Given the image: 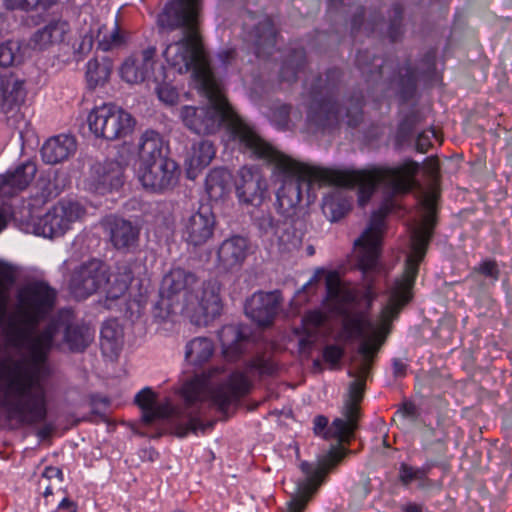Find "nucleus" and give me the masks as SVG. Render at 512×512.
<instances>
[{
	"label": "nucleus",
	"mask_w": 512,
	"mask_h": 512,
	"mask_svg": "<svg viewBox=\"0 0 512 512\" xmlns=\"http://www.w3.org/2000/svg\"><path fill=\"white\" fill-rule=\"evenodd\" d=\"M437 199V192L423 193L419 201L420 218L411 227V252L407 256L404 272L389 288L387 304L376 321L370 320L363 312L351 310L355 293L341 282L336 272L326 275L328 306L342 316V328L348 339L361 338L358 357L353 360L352 370L349 371L354 380L349 385L342 409L343 417L334 419L328 431L340 442L351 441L354 437L360 418L359 404L364 396L366 378L374 358L389 335L392 322L412 299L419 264L426 254L436 223Z\"/></svg>",
	"instance_id": "obj_1"
},
{
	"label": "nucleus",
	"mask_w": 512,
	"mask_h": 512,
	"mask_svg": "<svg viewBox=\"0 0 512 512\" xmlns=\"http://www.w3.org/2000/svg\"><path fill=\"white\" fill-rule=\"evenodd\" d=\"M257 147H259L257 151H251L249 154L274 164L277 172L284 177L276 195V208L282 215L289 216L299 205L302 197V183L307 186L314 183L337 187L358 186V201L361 206L368 202L377 186L383 187L387 198L379 210L372 214L369 226L354 241V256L366 281V297L374 299L376 295L372 289L370 273L378 270L384 219L395 207L392 197L406 194L414 187L419 164L406 161L395 168L378 167L369 170L341 171L298 162L276 150L264 139H261Z\"/></svg>",
	"instance_id": "obj_2"
},
{
	"label": "nucleus",
	"mask_w": 512,
	"mask_h": 512,
	"mask_svg": "<svg viewBox=\"0 0 512 512\" xmlns=\"http://www.w3.org/2000/svg\"><path fill=\"white\" fill-rule=\"evenodd\" d=\"M274 371L275 366L270 360L256 358L247 365L246 374L234 371L223 378L225 382L213 387L214 380L225 372L222 367L217 366L209 370L207 375L195 377L183 385L182 407L174 406L169 399L163 403H157L156 395L150 388H144L138 392L135 403L141 408L142 420L146 424H151L157 419L175 418L187 422L185 431L180 433V436L186 435L188 431L205 432L214 424V422L205 424L201 422L200 417L207 407L215 406L221 412L226 411L229 405L249 392L251 386L249 376L271 375Z\"/></svg>",
	"instance_id": "obj_3"
},
{
	"label": "nucleus",
	"mask_w": 512,
	"mask_h": 512,
	"mask_svg": "<svg viewBox=\"0 0 512 512\" xmlns=\"http://www.w3.org/2000/svg\"><path fill=\"white\" fill-rule=\"evenodd\" d=\"M201 0H171L157 17L162 32L180 31V38L167 45L163 56L179 74L192 72L201 86L215 81L199 33Z\"/></svg>",
	"instance_id": "obj_4"
},
{
	"label": "nucleus",
	"mask_w": 512,
	"mask_h": 512,
	"mask_svg": "<svg viewBox=\"0 0 512 512\" xmlns=\"http://www.w3.org/2000/svg\"><path fill=\"white\" fill-rule=\"evenodd\" d=\"M220 283L216 279L200 281L197 275L181 267L171 269L162 280V299L155 306V317L165 320L177 309L190 317L212 320L222 311Z\"/></svg>",
	"instance_id": "obj_5"
},
{
	"label": "nucleus",
	"mask_w": 512,
	"mask_h": 512,
	"mask_svg": "<svg viewBox=\"0 0 512 512\" xmlns=\"http://www.w3.org/2000/svg\"><path fill=\"white\" fill-rule=\"evenodd\" d=\"M202 88L209 98L210 105L182 106L179 109V117L184 126L197 135H212L224 126L240 151H257V144L262 138L234 112L216 81Z\"/></svg>",
	"instance_id": "obj_6"
},
{
	"label": "nucleus",
	"mask_w": 512,
	"mask_h": 512,
	"mask_svg": "<svg viewBox=\"0 0 512 512\" xmlns=\"http://www.w3.org/2000/svg\"><path fill=\"white\" fill-rule=\"evenodd\" d=\"M309 122L318 129L336 127L340 121H346L350 127H356L362 121V99H348L343 107L332 98L313 101L308 114Z\"/></svg>",
	"instance_id": "obj_7"
},
{
	"label": "nucleus",
	"mask_w": 512,
	"mask_h": 512,
	"mask_svg": "<svg viewBox=\"0 0 512 512\" xmlns=\"http://www.w3.org/2000/svg\"><path fill=\"white\" fill-rule=\"evenodd\" d=\"M87 123L95 137L108 141L127 136L135 125L131 114L113 104H103L92 109Z\"/></svg>",
	"instance_id": "obj_8"
},
{
	"label": "nucleus",
	"mask_w": 512,
	"mask_h": 512,
	"mask_svg": "<svg viewBox=\"0 0 512 512\" xmlns=\"http://www.w3.org/2000/svg\"><path fill=\"white\" fill-rule=\"evenodd\" d=\"M85 213L84 206L79 202L60 200L39 219L35 231L38 235L50 239L63 236L73 223L84 217Z\"/></svg>",
	"instance_id": "obj_9"
},
{
	"label": "nucleus",
	"mask_w": 512,
	"mask_h": 512,
	"mask_svg": "<svg viewBox=\"0 0 512 512\" xmlns=\"http://www.w3.org/2000/svg\"><path fill=\"white\" fill-rule=\"evenodd\" d=\"M180 168L172 158L138 167V179L147 191L164 193L172 190L178 183Z\"/></svg>",
	"instance_id": "obj_10"
},
{
	"label": "nucleus",
	"mask_w": 512,
	"mask_h": 512,
	"mask_svg": "<svg viewBox=\"0 0 512 512\" xmlns=\"http://www.w3.org/2000/svg\"><path fill=\"white\" fill-rule=\"evenodd\" d=\"M106 266L98 259H91L74 269L69 288L75 298L85 299L103 288Z\"/></svg>",
	"instance_id": "obj_11"
},
{
	"label": "nucleus",
	"mask_w": 512,
	"mask_h": 512,
	"mask_svg": "<svg viewBox=\"0 0 512 512\" xmlns=\"http://www.w3.org/2000/svg\"><path fill=\"white\" fill-rule=\"evenodd\" d=\"M267 189V181L259 168L243 166L238 170L235 190L240 203L260 206L265 199Z\"/></svg>",
	"instance_id": "obj_12"
},
{
	"label": "nucleus",
	"mask_w": 512,
	"mask_h": 512,
	"mask_svg": "<svg viewBox=\"0 0 512 512\" xmlns=\"http://www.w3.org/2000/svg\"><path fill=\"white\" fill-rule=\"evenodd\" d=\"M215 224V216L210 208L201 207L183 220L182 237L189 245L202 246L212 238Z\"/></svg>",
	"instance_id": "obj_13"
},
{
	"label": "nucleus",
	"mask_w": 512,
	"mask_h": 512,
	"mask_svg": "<svg viewBox=\"0 0 512 512\" xmlns=\"http://www.w3.org/2000/svg\"><path fill=\"white\" fill-rule=\"evenodd\" d=\"M124 170L125 166L115 159L93 164L88 177L90 189L99 193L119 189L124 183Z\"/></svg>",
	"instance_id": "obj_14"
},
{
	"label": "nucleus",
	"mask_w": 512,
	"mask_h": 512,
	"mask_svg": "<svg viewBox=\"0 0 512 512\" xmlns=\"http://www.w3.org/2000/svg\"><path fill=\"white\" fill-rule=\"evenodd\" d=\"M156 47L136 51L127 57L120 67L122 80L129 84H140L148 80L155 64Z\"/></svg>",
	"instance_id": "obj_15"
},
{
	"label": "nucleus",
	"mask_w": 512,
	"mask_h": 512,
	"mask_svg": "<svg viewBox=\"0 0 512 512\" xmlns=\"http://www.w3.org/2000/svg\"><path fill=\"white\" fill-rule=\"evenodd\" d=\"M110 242L117 250L130 251L138 246L140 227L131 221L116 216H108L102 221Z\"/></svg>",
	"instance_id": "obj_16"
},
{
	"label": "nucleus",
	"mask_w": 512,
	"mask_h": 512,
	"mask_svg": "<svg viewBox=\"0 0 512 512\" xmlns=\"http://www.w3.org/2000/svg\"><path fill=\"white\" fill-rule=\"evenodd\" d=\"M281 303L279 292L254 293L245 304V314L259 326L270 325Z\"/></svg>",
	"instance_id": "obj_17"
},
{
	"label": "nucleus",
	"mask_w": 512,
	"mask_h": 512,
	"mask_svg": "<svg viewBox=\"0 0 512 512\" xmlns=\"http://www.w3.org/2000/svg\"><path fill=\"white\" fill-rule=\"evenodd\" d=\"M248 241L242 236H232L225 239L217 251V265L229 272L239 269L248 254Z\"/></svg>",
	"instance_id": "obj_18"
},
{
	"label": "nucleus",
	"mask_w": 512,
	"mask_h": 512,
	"mask_svg": "<svg viewBox=\"0 0 512 512\" xmlns=\"http://www.w3.org/2000/svg\"><path fill=\"white\" fill-rule=\"evenodd\" d=\"M70 30L67 21L53 19L33 32L28 46L34 51H45L64 41Z\"/></svg>",
	"instance_id": "obj_19"
},
{
	"label": "nucleus",
	"mask_w": 512,
	"mask_h": 512,
	"mask_svg": "<svg viewBox=\"0 0 512 512\" xmlns=\"http://www.w3.org/2000/svg\"><path fill=\"white\" fill-rule=\"evenodd\" d=\"M36 172V164L26 161L0 175V196L11 197L25 190L34 179Z\"/></svg>",
	"instance_id": "obj_20"
},
{
	"label": "nucleus",
	"mask_w": 512,
	"mask_h": 512,
	"mask_svg": "<svg viewBox=\"0 0 512 512\" xmlns=\"http://www.w3.org/2000/svg\"><path fill=\"white\" fill-rule=\"evenodd\" d=\"M168 145L162 136L154 130H146L138 143L139 166L169 158Z\"/></svg>",
	"instance_id": "obj_21"
},
{
	"label": "nucleus",
	"mask_w": 512,
	"mask_h": 512,
	"mask_svg": "<svg viewBox=\"0 0 512 512\" xmlns=\"http://www.w3.org/2000/svg\"><path fill=\"white\" fill-rule=\"evenodd\" d=\"M83 25L79 30L80 39L73 44L72 57L66 58L64 61L69 63L72 61L79 62L87 56L93 48L95 36L102 34L103 26L98 19L92 15H83Z\"/></svg>",
	"instance_id": "obj_22"
},
{
	"label": "nucleus",
	"mask_w": 512,
	"mask_h": 512,
	"mask_svg": "<svg viewBox=\"0 0 512 512\" xmlns=\"http://www.w3.org/2000/svg\"><path fill=\"white\" fill-rule=\"evenodd\" d=\"M0 94V110L3 113L8 114L19 109L24 104L27 95L25 81L14 75L2 77Z\"/></svg>",
	"instance_id": "obj_23"
},
{
	"label": "nucleus",
	"mask_w": 512,
	"mask_h": 512,
	"mask_svg": "<svg viewBox=\"0 0 512 512\" xmlns=\"http://www.w3.org/2000/svg\"><path fill=\"white\" fill-rule=\"evenodd\" d=\"M76 151V141L69 135H58L47 140L41 149V156L47 164H57L68 159Z\"/></svg>",
	"instance_id": "obj_24"
},
{
	"label": "nucleus",
	"mask_w": 512,
	"mask_h": 512,
	"mask_svg": "<svg viewBox=\"0 0 512 512\" xmlns=\"http://www.w3.org/2000/svg\"><path fill=\"white\" fill-rule=\"evenodd\" d=\"M224 357L229 361L237 360L243 353L248 338L239 326L226 325L218 333Z\"/></svg>",
	"instance_id": "obj_25"
},
{
	"label": "nucleus",
	"mask_w": 512,
	"mask_h": 512,
	"mask_svg": "<svg viewBox=\"0 0 512 512\" xmlns=\"http://www.w3.org/2000/svg\"><path fill=\"white\" fill-rule=\"evenodd\" d=\"M251 38L258 57L268 56L276 43V31L272 20L265 16L253 27Z\"/></svg>",
	"instance_id": "obj_26"
},
{
	"label": "nucleus",
	"mask_w": 512,
	"mask_h": 512,
	"mask_svg": "<svg viewBox=\"0 0 512 512\" xmlns=\"http://www.w3.org/2000/svg\"><path fill=\"white\" fill-rule=\"evenodd\" d=\"M132 269L128 265L118 266L117 270L108 274L106 270V279L104 283V291L108 299H118L122 297L128 290L133 280Z\"/></svg>",
	"instance_id": "obj_27"
},
{
	"label": "nucleus",
	"mask_w": 512,
	"mask_h": 512,
	"mask_svg": "<svg viewBox=\"0 0 512 512\" xmlns=\"http://www.w3.org/2000/svg\"><path fill=\"white\" fill-rule=\"evenodd\" d=\"M112 71L113 61L108 57L89 60L85 73L88 87L94 89L105 85L109 81Z\"/></svg>",
	"instance_id": "obj_28"
},
{
	"label": "nucleus",
	"mask_w": 512,
	"mask_h": 512,
	"mask_svg": "<svg viewBox=\"0 0 512 512\" xmlns=\"http://www.w3.org/2000/svg\"><path fill=\"white\" fill-rule=\"evenodd\" d=\"M214 354V344L207 337H195L185 346V359L194 366L206 363Z\"/></svg>",
	"instance_id": "obj_29"
},
{
	"label": "nucleus",
	"mask_w": 512,
	"mask_h": 512,
	"mask_svg": "<svg viewBox=\"0 0 512 512\" xmlns=\"http://www.w3.org/2000/svg\"><path fill=\"white\" fill-rule=\"evenodd\" d=\"M350 207V200L341 189H335L323 199V213L331 222H336L343 218L350 210Z\"/></svg>",
	"instance_id": "obj_30"
},
{
	"label": "nucleus",
	"mask_w": 512,
	"mask_h": 512,
	"mask_svg": "<svg viewBox=\"0 0 512 512\" xmlns=\"http://www.w3.org/2000/svg\"><path fill=\"white\" fill-rule=\"evenodd\" d=\"M231 174L223 168L210 171L206 177V192L212 200L224 198L230 191Z\"/></svg>",
	"instance_id": "obj_31"
},
{
	"label": "nucleus",
	"mask_w": 512,
	"mask_h": 512,
	"mask_svg": "<svg viewBox=\"0 0 512 512\" xmlns=\"http://www.w3.org/2000/svg\"><path fill=\"white\" fill-rule=\"evenodd\" d=\"M356 64L363 75L370 80H376L383 74V61L374 57L369 51H359L356 56Z\"/></svg>",
	"instance_id": "obj_32"
},
{
	"label": "nucleus",
	"mask_w": 512,
	"mask_h": 512,
	"mask_svg": "<svg viewBox=\"0 0 512 512\" xmlns=\"http://www.w3.org/2000/svg\"><path fill=\"white\" fill-rule=\"evenodd\" d=\"M433 467V463L427 462L424 466L417 468L406 463H401L399 467V481L404 486H409L412 482L418 481L419 487H424L427 475Z\"/></svg>",
	"instance_id": "obj_33"
},
{
	"label": "nucleus",
	"mask_w": 512,
	"mask_h": 512,
	"mask_svg": "<svg viewBox=\"0 0 512 512\" xmlns=\"http://www.w3.org/2000/svg\"><path fill=\"white\" fill-rule=\"evenodd\" d=\"M305 63V52L303 49H295L289 55L282 65L280 77L283 81L293 82L297 78L298 72Z\"/></svg>",
	"instance_id": "obj_34"
},
{
	"label": "nucleus",
	"mask_w": 512,
	"mask_h": 512,
	"mask_svg": "<svg viewBox=\"0 0 512 512\" xmlns=\"http://www.w3.org/2000/svg\"><path fill=\"white\" fill-rule=\"evenodd\" d=\"M102 34L99 36H95L98 40V47L103 51H109L115 48H119L124 44V36L122 35L120 28L117 22H114L113 27L111 29H107V27L103 24Z\"/></svg>",
	"instance_id": "obj_35"
},
{
	"label": "nucleus",
	"mask_w": 512,
	"mask_h": 512,
	"mask_svg": "<svg viewBox=\"0 0 512 512\" xmlns=\"http://www.w3.org/2000/svg\"><path fill=\"white\" fill-rule=\"evenodd\" d=\"M101 347L103 351L114 352L118 349L121 331L116 321H107L102 325Z\"/></svg>",
	"instance_id": "obj_36"
},
{
	"label": "nucleus",
	"mask_w": 512,
	"mask_h": 512,
	"mask_svg": "<svg viewBox=\"0 0 512 512\" xmlns=\"http://www.w3.org/2000/svg\"><path fill=\"white\" fill-rule=\"evenodd\" d=\"M20 44L16 41H6L0 44V66L10 67L22 62Z\"/></svg>",
	"instance_id": "obj_37"
},
{
	"label": "nucleus",
	"mask_w": 512,
	"mask_h": 512,
	"mask_svg": "<svg viewBox=\"0 0 512 512\" xmlns=\"http://www.w3.org/2000/svg\"><path fill=\"white\" fill-rule=\"evenodd\" d=\"M444 433H439L435 428L425 425L422 429V447L425 451L443 453Z\"/></svg>",
	"instance_id": "obj_38"
},
{
	"label": "nucleus",
	"mask_w": 512,
	"mask_h": 512,
	"mask_svg": "<svg viewBox=\"0 0 512 512\" xmlns=\"http://www.w3.org/2000/svg\"><path fill=\"white\" fill-rule=\"evenodd\" d=\"M215 149L212 142L201 140L193 146V160L199 166H207L214 158Z\"/></svg>",
	"instance_id": "obj_39"
},
{
	"label": "nucleus",
	"mask_w": 512,
	"mask_h": 512,
	"mask_svg": "<svg viewBox=\"0 0 512 512\" xmlns=\"http://www.w3.org/2000/svg\"><path fill=\"white\" fill-rule=\"evenodd\" d=\"M326 321V315L321 311L314 310L309 311L302 318L303 327L308 337H314L317 334V330Z\"/></svg>",
	"instance_id": "obj_40"
},
{
	"label": "nucleus",
	"mask_w": 512,
	"mask_h": 512,
	"mask_svg": "<svg viewBox=\"0 0 512 512\" xmlns=\"http://www.w3.org/2000/svg\"><path fill=\"white\" fill-rule=\"evenodd\" d=\"M403 9L401 5L396 4L392 8V15L390 16V25H389V37L392 41H396L398 37L401 35V19H402Z\"/></svg>",
	"instance_id": "obj_41"
},
{
	"label": "nucleus",
	"mask_w": 512,
	"mask_h": 512,
	"mask_svg": "<svg viewBox=\"0 0 512 512\" xmlns=\"http://www.w3.org/2000/svg\"><path fill=\"white\" fill-rule=\"evenodd\" d=\"M254 223L264 234L273 233L276 228V221L269 211H262L259 216L254 217Z\"/></svg>",
	"instance_id": "obj_42"
},
{
	"label": "nucleus",
	"mask_w": 512,
	"mask_h": 512,
	"mask_svg": "<svg viewBox=\"0 0 512 512\" xmlns=\"http://www.w3.org/2000/svg\"><path fill=\"white\" fill-rule=\"evenodd\" d=\"M37 187L40 190L39 200L42 203L47 202L49 199L56 197L59 193L56 186L47 178H40L37 182Z\"/></svg>",
	"instance_id": "obj_43"
},
{
	"label": "nucleus",
	"mask_w": 512,
	"mask_h": 512,
	"mask_svg": "<svg viewBox=\"0 0 512 512\" xmlns=\"http://www.w3.org/2000/svg\"><path fill=\"white\" fill-rule=\"evenodd\" d=\"M156 93L159 100L168 105H173L178 100V92L174 87L167 83L158 85L156 88Z\"/></svg>",
	"instance_id": "obj_44"
},
{
	"label": "nucleus",
	"mask_w": 512,
	"mask_h": 512,
	"mask_svg": "<svg viewBox=\"0 0 512 512\" xmlns=\"http://www.w3.org/2000/svg\"><path fill=\"white\" fill-rule=\"evenodd\" d=\"M344 355V350L337 345H328L324 348L323 358L326 362L335 365Z\"/></svg>",
	"instance_id": "obj_45"
},
{
	"label": "nucleus",
	"mask_w": 512,
	"mask_h": 512,
	"mask_svg": "<svg viewBox=\"0 0 512 512\" xmlns=\"http://www.w3.org/2000/svg\"><path fill=\"white\" fill-rule=\"evenodd\" d=\"M327 425H328L327 417L322 416V415L317 416L314 419V432H315V434H317V435L323 434L324 438H326V439L335 438V439H337L339 444H342L343 442H340L337 437L332 436L331 434L328 433L330 427L326 430ZM344 443L345 444H349L350 441L344 442Z\"/></svg>",
	"instance_id": "obj_46"
},
{
	"label": "nucleus",
	"mask_w": 512,
	"mask_h": 512,
	"mask_svg": "<svg viewBox=\"0 0 512 512\" xmlns=\"http://www.w3.org/2000/svg\"><path fill=\"white\" fill-rule=\"evenodd\" d=\"M371 492V481L368 477L363 476L352 488L354 497L362 499Z\"/></svg>",
	"instance_id": "obj_47"
},
{
	"label": "nucleus",
	"mask_w": 512,
	"mask_h": 512,
	"mask_svg": "<svg viewBox=\"0 0 512 512\" xmlns=\"http://www.w3.org/2000/svg\"><path fill=\"white\" fill-rule=\"evenodd\" d=\"M477 270L481 274L493 280H497L499 278V269L494 261H485L481 263Z\"/></svg>",
	"instance_id": "obj_48"
},
{
	"label": "nucleus",
	"mask_w": 512,
	"mask_h": 512,
	"mask_svg": "<svg viewBox=\"0 0 512 512\" xmlns=\"http://www.w3.org/2000/svg\"><path fill=\"white\" fill-rule=\"evenodd\" d=\"M7 9H19L23 11H32L34 2L31 0H3Z\"/></svg>",
	"instance_id": "obj_49"
},
{
	"label": "nucleus",
	"mask_w": 512,
	"mask_h": 512,
	"mask_svg": "<svg viewBox=\"0 0 512 512\" xmlns=\"http://www.w3.org/2000/svg\"><path fill=\"white\" fill-rule=\"evenodd\" d=\"M420 122V116L417 113H411L400 124V131L404 134H409L413 127Z\"/></svg>",
	"instance_id": "obj_50"
},
{
	"label": "nucleus",
	"mask_w": 512,
	"mask_h": 512,
	"mask_svg": "<svg viewBox=\"0 0 512 512\" xmlns=\"http://www.w3.org/2000/svg\"><path fill=\"white\" fill-rule=\"evenodd\" d=\"M431 145V142H430V136L427 132H421L418 134L417 136V139H416V149L419 151V152H426L427 149L429 148V146Z\"/></svg>",
	"instance_id": "obj_51"
},
{
	"label": "nucleus",
	"mask_w": 512,
	"mask_h": 512,
	"mask_svg": "<svg viewBox=\"0 0 512 512\" xmlns=\"http://www.w3.org/2000/svg\"><path fill=\"white\" fill-rule=\"evenodd\" d=\"M397 413H399L402 417L405 418H415L416 406L411 402H404L398 409Z\"/></svg>",
	"instance_id": "obj_52"
},
{
	"label": "nucleus",
	"mask_w": 512,
	"mask_h": 512,
	"mask_svg": "<svg viewBox=\"0 0 512 512\" xmlns=\"http://www.w3.org/2000/svg\"><path fill=\"white\" fill-rule=\"evenodd\" d=\"M43 478L46 479H56L58 483L62 481V471L57 467H46L43 474Z\"/></svg>",
	"instance_id": "obj_53"
},
{
	"label": "nucleus",
	"mask_w": 512,
	"mask_h": 512,
	"mask_svg": "<svg viewBox=\"0 0 512 512\" xmlns=\"http://www.w3.org/2000/svg\"><path fill=\"white\" fill-rule=\"evenodd\" d=\"M218 60L221 62L223 66L228 65L235 57L234 49H226L218 53Z\"/></svg>",
	"instance_id": "obj_54"
},
{
	"label": "nucleus",
	"mask_w": 512,
	"mask_h": 512,
	"mask_svg": "<svg viewBox=\"0 0 512 512\" xmlns=\"http://www.w3.org/2000/svg\"><path fill=\"white\" fill-rule=\"evenodd\" d=\"M407 365L400 359L393 360V373L396 377L404 376L406 373Z\"/></svg>",
	"instance_id": "obj_55"
},
{
	"label": "nucleus",
	"mask_w": 512,
	"mask_h": 512,
	"mask_svg": "<svg viewBox=\"0 0 512 512\" xmlns=\"http://www.w3.org/2000/svg\"><path fill=\"white\" fill-rule=\"evenodd\" d=\"M58 509L66 512H77L76 504L69 500L68 498H64L58 505Z\"/></svg>",
	"instance_id": "obj_56"
},
{
	"label": "nucleus",
	"mask_w": 512,
	"mask_h": 512,
	"mask_svg": "<svg viewBox=\"0 0 512 512\" xmlns=\"http://www.w3.org/2000/svg\"><path fill=\"white\" fill-rule=\"evenodd\" d=\"M10 217V210L6 207H0V232L7 226Z\"/></svg>",
	"instance_id": "obj_57"
},
{
	"label": "nucleus",
	"mask_w": 512,
	"mask_h": 512,
	"mask_svg": "<svg viewBox=\"0 0 512 512\" xmlns=\"http://www.w3.org/2000/svg\"><path fill=\"white\" fill-rule=\"evenodd\" d=\"M57 0H31V2H34L33 10H35L38 7H42L44 9L50 8L52 5L56 3Z\"/></svg>",
	"instance_id": "obj_58"
},
{
	"label": "nucleus",
	"mask_w": 512,
	"mask_h": 512,
	"mask_svg": "<svg viewBox=\"0 0 512 512\" xmlns=\"http://www.w3.org/2000/svg\"><path fill=\"white\" fill-rule=\"evenodd\" d=\"M53 430L52 424H45L41 429L38 430L37 435L41 439H46L50 436Z\"/></svg>",
	"instance_id": "obj_59"
},
{
	"label": "nucleus",
	"mask_w": 512,
	"mask_h": 512,
	"mask_svg": "<svg viewBox=\"0 0 512 512\" xmlns=\"http://www.w3.org/2000/svg\"><path fill=\"white\" fill-rule=\"evenodd\" d=\"M403 512H423V507L419 504L410 503L404 507Z\"/></svg>",
	"instance_id": "obj_60"
},
{
	"label": "nucleus",
	"mask_w": 512,
	"mask_h": 512,
	"mask_svg": "<svg viewBox=\"0 0 512 512\" xmlns=\"http://www.w3.org/2000/svg\"><path fill=\"white\" fill-rule=\"evenodd\" d=\"M363 15H364V13H363V10L361 9L360 13L356 14L354 16L353 21H352V29L353 30L360 27V25L362 23Z\"/></svg>",
	"instance_id": "obj_61"
},
{
	"label": "nucleus",
	"mask_w": 512,
	"mask_h": 512,
	"mask_svg": "<svg viewBox=\"0 0 512 512\" xmlns=\"http://www.w3.org/2000/svg\"><path fill=\"white\" fill-rule=\"evenodd\" d=\"M279 114H280V116L283 118V121H284V122H287L288 115H289V107H287V106H282V107L279 109Z\"/></svg>",
	"instance_id": "obj_62"
},
{
	"label": "nucleus",
	"mask_w": 512,
	"mask_h": 512,
	"mask_svg": "<svg viewBox=\"0 0 512 512\" xmlns=\"http://www.w3.org/2000/svg\"><path fill=\"white\" fill-rule=\"evenodd\" d=\"M429 169H430V173H431V175H432L433 177H435V176H436V174H437V171H438V166H437V164H436V163H432Z\"/></svg>",
	"instance_id": "obj_63"
},
{
	"label": "nucleus",
	"mask_w": 512,
	"mask_h": 512,
	"mask_svg": "<svg viewBox=\"0 0 512 512\" xmlns=\"http://www.w3.org/2000/svg\"><path fill=\"white\" fill-rule=\"evenodd\" d=\"M51 494H53L52 487L51 486H46L45 487V491L43 492L44 497H47V496H49Z\"/></svg>",
	"instance_id": "obj_64"
}]
</instances>
